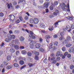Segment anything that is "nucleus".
<instances>
[{"mask_svg": "<svg viewBox=\"0 0 74 74\" xmlns=\"http://www.w3.org/2000/svg\"><path fill=\"white\" fill-rule=\"evenodd\" d=\"M27 51L26 50H23L21 51V53L23 55H25L26 54Z\"/></svg>", "mask_w": 74, "mask_h": 74, "instance_id": "20", "label": "nucleus"}, {"mask_svg": "<svg viewBox=\"0 0 74 74\" xmlns=\"http://www.w3.org/2000/svg\"><path fill=\"white\" fill-rule=\"evenodd\" d=\"M66 40L68 41H71V37L69 36H68L66 38Z\"/></svg>", "mask_w": 74, "mask_h": 74, "instance_id": "11", "label": "nucleus"}, {"mask_svg": "<svg viewBox=\"0 0 74 74\" xmlns=\"http://www.w3.org/2000/svg\"><path fill=\"white\" fill-rule=\"evenodd\" d=\"M52 46H53V44L52 43H50L49 46L50 49H51V48H53Z\"/></svg>", "mask_w": 74, "mask_h": 74, "instance_id": "42", "label": "nucleus"}, {"mask_svg": "<svg viewBox=\"0 0 74 74\" xmlns=\"http://www.w3.org/2000/svg\"><path fill=\"white\" fill-rule=\"evenodd\" d=\"M39 22L38 18H35L34 19V24H37Z\"/></svg>", "mask_w": 74, "mask_h": 74, "instance_id": "7", "label": "nucleus"}, {"mask_svg": "<svg viewBox=\"0 0 74 74\" xmlns=\"http://www.w3.org/2000/svg\"><path fill=\"white\" fill-rule=\"evenodd\" d=\"M71 55L70 54H68L67 55V57L68 58H71Z\"/></svg>", "mask_w": 74, "mask_h": 74, "instance_id": "53", "label": "nucleus"}, {"mask_svg": "<svg viewBox=\"0 0 74 74\" xmlns=\"http://www.w3.org/2000/svg\"><path fill=\"white\" fill-rule=\"evenodd\" d=\"M29 22L31 23H34V19L33 20L32 18H30V19Z\"/></svg>", "mask_w": 74, "mask_h": 74, "instance_id": "27", "label": "nucleus"}, {"mask_svg": "<svg viewBox=\"0 0 74 74\" xmlns=\"http://www.w3.org/2000/svg\"><path fill=\"white\" fill-rule=\"evenodd\" d=\"M27 60H29V61H30L31 60H32V59L31 57H29L28 58Z\"/></svg>", "mask_w": 74, "mask_h": 74, "instance_id": "60", "label": "nucleus"}, {"mask_svg": "<svg viewBox=\"0 0 74 74\" xmlns=\"http://www.w3.org/2000/svg\"><path fill=\"white\" fill-rule=\"evenodd\" d=\"M48 61V60L47 59V58H46L43 61L45 63H47V62Z\"/></svg>", "mask_w": 74, "mask_h": 74, "instance_id": "49", "label": "nucleus"}, {"mask_svg": "<svg viewBox=\"0 0 74 74\" xmlns=\"http://www.w3.org/2000/svg\"><path fill=\"white\" fill-rule=\"evenodd\" d=\"M19 38L20 41H24V40H25V38H24L23 36L20 37Z\"/></svg>", "mask_w": 74, "mask_h": 74, "instance_id": "16", "label": "nucleus"}, {"mask_svg": "<svg viewBox=\"0 0 74 74\" xmlns=\"http://www.w3.org/2000/svg\"><path fill=\"white\" fill-rule=\"evenodd\" d=\"M39 50L41 52H44V49L42 48H40V49Z\"/></svg>", "mask_w": 74, "mask_h": 74, "instance_id": "31", "label": "nucleus"}, {"mask_svg": "<svg viewBox=\"0 0 74 74\" xmlns=\"http://www.w3.org/2000/svg\"><path fill=\"white\" fill-rule=\"evenodd\" d=\"M16 23H19L20 22V21L19 20V19H18L17 20H16Z\"/></svg>", "mask_w": 74, "mask_h": 74, "instance_id": "62", "label": "nucleus"}, {"mask_svg": "<svg viewBox=\"0 0 74 74\" xmlns=\"http://www.w3.org/2000/svg\"><path fill=\"white\" fill-rule=\"evenodd\" d=\"M14 66L16 67H18L19 66V64L17 63H15L13 64Z\"/></svg>", "mask_w": 74, "mask_h": 74, "instance_id": "26", "label": "nucleus"}, {"mask_svg": "<svg viewBox=\"0 0 74 74\" xmlns=\"http://www.w3.org/2000/svg\"><path fill=\"white\" fill-rule=\"evenodd\" d=\"M49 31H52L53 30V27L52 26L50 27L49 28Z\"/></svg>", "mask_w": 74, "mask_h": 74, "instance_id": "29", "label": "nucleus"}, {"mask_svg": "<svg viewBox=\"0 0 74 74\" xmlns=\"http://www.w3.org/2000/svg\"><path fill=\"white\" fill-rule=\"evenodd\" d=\"M34 42L32 40V41L29 43L30 45H34Z\"/></svg>", "mask_w": 74, "mask_h": 74, "instance_id": "28", "label": "nucleus"}, {"mask_svg": "<svg viewBox=\"0 0 74 74\" xmlns=\"http://www.w3.org/2000/svg\"><path fill=\"white\" fill-rule=\"evenodd\" d=\"M70 67L71 70H73L74 68V66L73 64L71 65Z\"/></svg>", "mask_w": 74, "mask_h": 74, "instance_id": "25", "label": "nucleus"}, {"mask_svg": "<svg viewBox=\"0 0 74 74\" xmlns=\"http://www.w3.org/2000/svg\"><path fill=\"white\" fill-rule=\"evenodd\" d=\"M49 2H45L43 4V7L45 8H47L49 7Z\"/></svg>", "mask_w": 74, "mask_h": 74, "instance_id": "4", "label": "nucleus"}, {"mask_svg": "<svg viewBox=\"0 0 74 74\" xmlns=\"http://www.w3.org/2000/svg\"><path fill=\"white\" fill-rule=\"evenodd\" d=\"M29 33H30V34L31 35V36H32L33 35V34H34V33L33 32H32V31H30Z\"/></svg>", "mask_w": 74, "mask_h": 74, "instance_id": "54", "label": "nucleus"}, {"mask_svg": "<svg viewBox=\"0 0 74 74\" xmlns=\"http://www.w3.org/2000/svg\"><path fill=\"white\" fill-rule=\"evenodd\" d=\"M31 37L32 38H33V39H36V36L33 35H31Z\"/></svg>", "mask_w": 74, "mask_h": 74, "instance_id": "59", "label": "nucleus"}, {"mask_svg": "<svg viewBox=\"0 0 74 74\" xmlns=\"http://www.w3.org/2000/svg\"><path fill=\"white\" fill-rule=\"evenodd\" d=\"M57 62V61H56V60H55L53 61V62H52V64H56V62Z\"/></svg>", "mask_w": 74, "mask_h": 74, "instance_id": "45", "label": "nucleus"}, {"mask_svg": "<svg viewBox=\"0 0 74 74\" xmlns=\"http://www.w3.org/2000/svg\"><path fill=\"white\" fill-rule=\"evenodd\" d=\"M63 21H64V20H60L58 21V22L55 23L53 25L54 28H56V27H57V25H59V23H59V22H61Z\"/></svg>", "mask_w": 74, "mask_h": 74, "instance_id": "3", "label": "nucleus"}, {"mask_svg": "<svg viewBox=\"0 0 74 74\" xmlns=\"http://www.w3.org/2000/svg\"><path fill=\"white\" fill-rule=\"evenodd\" d=\"M35 58L36 60H39V58L37 56H35Z\"/></svg>", "mask_w": 74, "mask_h": 74, "instance_id": "38", "label": "nucleus"}, {"mask_svg": "<svg viewBox=\"0 0 74 74\" xmlns=\"http://www.w3.org/2000/svg\"><path fill=\"white\" fill-rule=\"evenodd\" d=\"M62 50L63 51H66V48L65 47H64L62 48Z\"/></svg>", "mask_w": 74, "mask_h": 74, "instance_id": "40", "label": "nucleus"}, {"mask_svg": "<svg viewBox=\"0 0 74 74\" xmlns=\"http://www.w3.org/2000/svg\"><path fill=\"white\" fill-rule=\"evenodd\" d=\"M68 55V52H66L64 53V56H67Z\"/></svg>", "mask_w": 74, "mask_h": 74, "instance_id": "64", "label": "nucleus"}, {"mask_svg": "<svg viewBox=\"0 0 74 74\" xmlns=\"http://www.w3.org/2000/svg\"><path fill=\"white\" fill-rule=\"evenodd\" d=\"M25 20H27L29 19V17L27 16H26L24 18Z\"/></svg>", "mask_w": 74, "mask_h": 74, "instance_id": "52", "label": "nucleus"}, {"mask_svg": "<svg viewBox=\"0 0 74 74\" xmlns=\"http://www.w3.org/2000/svg\"><path fill=\"white\" fill-rule=\"evenodd\" d=\"M27 55L29 57H31L32 56V52H29L27 53Z\"/></svg>", "mask_w": 74, "mask_h": 74, "instance_id": "21", "label": "nucleus"}, {"mask_svg": "<svg viewBox=\"0 0 74 74\" xmlns=\"http://www.w3.org/2000/svg\"><path fill=\"white\" fill-rule=\"evenodd\" d=\"M66 18L69 20H70V21H73V17H70L69 16L66 17Z\"/></svg>", "mask_w": 74, "mask_h": 74, "instance_id": "14", "label": "nucleus"}, {"mask_svg": "<svg viewBox=\"0 0 74 74\" xmlns=\"http://www.w3.org/2000/svg\"><path fill=\"white\" fill-rule=\"evenodd\" d=\"M62 43L63 44H67V43H68V41L66 39H65L63 40Z\"/></svg>", "mask_w": 74, "mask_h": 74, "instance_id": "18", "label": "nucleus"}, {"mask_svg": "<svg viewBox=\"0 0 74 74\" xmlns=\"http://www.w3.org/2000/svg\"><path fill=\"white\" fill-rule=\"evenodd\" d=\"M56 55L57 57L60 56V57H62V59H64L65 58V56L60 51L57 52Z\"/></svg>", "mask_w": 74, "mask_h": 74, "instance_id": "1", "label": "nucleus"}, {"mask_svg": "<svg viewBox=\"0 0 74 74\" xmlns=\"http://www.w3.org/2000/svg\"><path fill=\"white\" fill-rule=\"evenodd\" d=\"M16 55H18L19 53V51H17L16 53Z\"/></svg>", "mask_w": 74, "mask_h": 74, "instance_id": "61", "label": "nucleus"}, {"mask_svg": "<svg viewBox=\"0 0 74 74\" xmlns=\"http://www.w3.org/2000/svg\"><path fill=\"white\" fill-rule=\"evenodd\" d=\"M54 45L56 46H57L58 45V42H54Z\"/></svg>", "mask_w": 74, "mask_h": 74, "instance_id": "37", "label": "nucleus"}, {"mask_svg": "<svg viewBox=\"0 0 74 74\" xmlns=\"http://www.w3.org/2000/svg\"><path fill=\"white\" fill-rule=\"evenodd\" d=\"M39 41L40 43H41L42 42V41H43V39L42 38H40L39 39Z\"/></svg>", "mask_w": 74, "mask_h": 74, "instance_id": "36", "label": "nucleus"}, {"mask_svg": "<svg viewBox=\"0 0 74 74\" xmlns=\"http://www.w3.org/2000/svg\"><path fill=\"white\" fill-rule=\"evenodd\" d=\"M62 5L64 7H66V5L65 4V3H63L62 4Z\"/></svg>", "mask_w": 74, "mask_h": 74, "instance_id": "57", "label": "nucleus"}, {"mask_svg": "<svg viewBox=\"0 0 74 74\" xmlns=\"http://www.w3.org/2000/svg\"><path fill=\"white\" fill-rule=\"evenodd\" d=\"M55 12H53V15H55V16H57L58 15V14H59V12L57 9L55 10Z\"/></svg>", "mask_w": 74, "mask_h": 74, "instance_id": "5", "label": "nucleus"}, {"mask_svg": "<svg viewBox=\"0 0 74 74\" xmlns=\"http://www.w3.org/2000/svg\"><path fill=\"white\" fill-rule=\"evenodd\" d=\"M58 3H59L58 1H56L54 3V4L55 5H57L58 4Z\"/></svg>", "mask_w": 74, "mask_h": 74, "instance_id": "46", "label": "nucleus"}, {"mask_svg": "<svg viewBox=\"0 0 74 74\" xmlns=\"http://www.w3.org/2000/svg\"><path fill=\"white\" fill-rule=\"evenodd\" d=\"M12 37V39H15V36L14 35H11Z\"/></svg>", "mask_w": 74, "mask_h": 74, "instance_id": "47", "label": "nucleus"}, {"mask_svg": "<svg viewBox=\"0 0 74 74\" xmlns=\"http://www.w3.org/2000/svg\"><path fill=\"white\" fill-rule=\"evenodd\" d=\"M50 56H51V57H54L55 56V55H54V54L52 53L50 55Z\"/></svg>", "mask_w": 74, "mask_h": 74, "instance_id": "63", "label": "nucleus"}, {"mask_svg": "<svg viewBox=\"0 0 74 74\" xmlns=\"http://www.w3.org/2000/svg\"><path fill=\"white\" fill-rule=\"evenodd\" d=\"M39 2L41 4H42L44 2V0H39Z\"/></svg>", "mask_w": 74, "mask_h": 74, "instance_id": "58", "label": "nucleus"}, {"mask_svg": "<svg viewBox=\"0 0 74 74\" xmlns=\"http://www.w3.org/2000/svg\"><path fill=\"white\" fill-rule=\"evenodd\" d=\"M0 16L1 17L4 16V14L1 12L0 13Z\"/></svg>", "mask_w": 74, "mask_h": 74, "instance_id": "48", "label": "nucleus"}, {"mask_svg": "<svg viewBox=\"0 0 74 74\" xmlns=\"http://www.w3.org/2000/svg\"><path fill=\"white\" fill-rule=\"evenodd\" d=\"M49 9L51 11H52L53 10V6L52 5H51L49 7Z\"/></svg>", "mask_w": 74, "mask_h": 74, "instance_id": "34", "label": "nucleus"}, {"mask_svg": "<svg viewBox=\"0 0 74 74\" xmlns=\"http://www.w3.org/2000/svg\"><path fill=\"white\" fill-rule=\"evenodd\" d=\"M56 58L55 57H51V58L50 57H49V58L48 59V60H49V61H51V62H52V61H53V60H55Z\"/></svg>", "mask_w": 74, "mask_h": 74, "instance_id": "8", "label": "nucleus"}, {"mask_svg": "<svg viewBox=\"0 0 74 74\" xmlns=\"http://www.w3.org/2000/svg\"><path fill=\"white\" fill-rule=\"evenodd\" d=\"M67 6V8H68V9H67L66 10L68 12H70V6H69V4L68 3Z\"/></svg>", "mask_w": 74, "mask_h": 74, "instance_id": "15", "label": "nucleus"}, {"mask_svg": "<svg viewBox=\"0 0 74 74\" xmlns=\"http://www.w3.org/2000/svg\"><path fill=\"white\" fill-rule=\"evenodd\" d=\"M34 54L36 55H37V56H38V55H39V52L37 51H36L35 52Z\"/></svg>", "mask_w": 74, "mask_h": 74, "instance_id": "43", "label": "nucleus"}, {"mask_svg": "<svg viewBox=\"0 0 74 74\" xmlns=\"http://www.w3.org/2000/svg\"><path fill=\"white\" fill-rule=\"evenodd\" d=\"M11 56L10 55L8 56H7V59L8 61L11 60Z\"/></svg>", "mask_w": 74, "mask_h": 74, "instance_id": "17", "label": "nucleus"}, {"mask_svg": "<svg viewBox=\"0 0 74 74\" xmlns=\"http://www.w3.org/2000/svg\"><path fill=\"white\" fill-rule=\"evenodd\" d=\"M73 50H74V48L73 47H71L69 48V52L71 53V52H73Z\"/></svg>", "mask_w": 74, "mask_h": 74, "instance_id": "10", "label": "nucleus"}, {"mask_svg": "<svg viewBox=\"0 0 74 74\" xmlns=\"http://www.w3.org/2000/svg\"><path fill=\"white\" fill-rule=\"evenodd\" d=\"M12 65H9L8 66L6 67V69H8V70H10L12 68Z\"/></svg>", "mask_w": 74, "mask_h": 74, "instance_id": "19", "label": "nucleus"}, {"mask_svg": "<svg viewBox=\"0 0 74 74\" xmlns=\"http://www.w3.org/2000/svg\"><path fill=\"white\" fill-rule=\"evenodd\" d=\"M8 38L10 40H12V38L11 36L10 35V34H9V36H8Z\"/></svg>", "mask_w": 74, "mask_h": 74, "instance_id": "33", "label": "nucleus"}, {"mask_svg": "<svg viewBox=\"0 0 74 74\" xmlns=\"http://www.w3.org/2000/svg\"><path fill=\"white\" fill-rule=\"evenodd\" d=\"M64 34V32H61L60 33V35L61 36H63V35Z\"/></svg>", "mask_w": 74, "mask_h": 74, "instance_id": "50", "label": "nucleus"}, {"mask_svg": "<svg viewBox=\"0 0 74 74\" xmlns=\"http://www.w3.org/2000/svg\"><path fill=\"white\" fill-rule=\"evenodd\" d=\"M71 27L70 26L67 25L66 27V28H63V31L69 32L71 31Z\"/></svg>", "mask_w": 74, "mask_h": 74, "instance_id": "2", "label": "nucleus"}, {"mask_svg": "<svg viewBox=\"0 0 74 74\" xmlns=\"http://www.w3.org/2000/svg\"><path fill=\"white\" fill-rule=\"evenodd\" d=\"M10 51L12 53H13L15 52V49H14L13 48H11L10 50Z\"/></svg>", "mask_w": 74, "mask_h": 74, "instance_id": "22", "label": "nucleus"}, {"mask_svg": "<svg viewBox=\"0 0 74 74\" xmlns=\"http://www.w3.org/2000/svg\"><path fill=\"white\" fill-rule=\"evenodd\" d=\"M19 64H21V65H23V64H24V61L23 60H21L19 62Z\"/></svg>", "mask_w": 74, "mask_h": 74, "instance_id": "24", "label": "nucleus"}, {"mask_svg": "<svg viewBox=\"0 0 74 74\" xmlns=\"http://www.w3.org/2000/svg\"><path fill=\"white\" fill-rule=\"evenodd\" d=\"M71 45H72L70 43H68L66 45V47H67V48H69L71 47Z\"/></svg>", "mask_w": 74, "mask_h": 74, "instance_id": "12", "label": "nucleus"}, {"mask_svg": "<svg viewBox=\"0 0 74 74\" xmlns=\"http://www.w3.org/2000/svg\"><path fill=\"white\" fill-rule=\"evenodd\" d=\"M26 67V65H24L22 67H21V70H22V69H24V68H25V67Z\"/></svg>", "mask_w": 74, "mask_h": 74, "instance_id": "39", "label": "nucleus"}, {"mask_svg": "<svg viewBox=\"0 0 74 74\" xmlns=\"http://www.w3.org/2000/svg\"><path fill=\"white\" fill-rule=\"evenodd\" d=\"M5 41L6 42H10V40L8 38H6L5 39Z\"/></svg>", "mask_w": 74, "mask_h": 74, "instance_id": "35", "label": "nucleus"}, {"mask_svg": "<svg viewBox=\"0 0 74 74\" xmlns=\"http://www.w3.org/2000/svg\"><path fill=\"white\" fill-rule=\"evenodd\" d=\"M63 36H61L59 38V40H60V41H62L63 40Z\"/></svg>", "mask_w": 74, "mask_h": 74, "instance_id": "55", "label": "nucleus"}, {"mask_svg": "<svg viewBox=\"0 0 74 74\" xmlns=\"http://www.w3.org/2000/svg\"><path fill=\"white\" fill-rule=\"evenodd\" d=\"M56 60L57 61H59L60 60V57H58L57 58H56Z\"/></svg>", "mask_w": 74, "mask_h": 74, "instance_id": "51", "label": "nucleus"}, {"mask_svg": "<svg viewBox=\"0 0 74 74\" xmlns=\"http://www.w3.org/2000/svg\"><path fill=\"white\" fill-rule=\"evenodd\" d=\"M41 47V44L39 43H37L35 45V47L36 48H37L38 49H39Z\"/></svg>", "mask_w": 74, "mask_h": 74, "instance_id": "9", "label": "nucleus"}, {"mask_svg": "<svg viewBox=\"0 0 74 74\" xmlns=\"http://www.w3.org/2000/svg\"><path fill=\"white\" fill-rule=\"evenodd\" d=\"M40 25L41 27H42V28H44L45 27V25L42 23L40 24Z\"/></svg>", "mask_w": 74, "mask_h": 74, "instance_id": "32", "label": "nucleus"}, {"mask_svg": "<svg viewBox=\"0 0 74 74\" xmlns=\"http://www.w3.org/2000/svg\"><path fill=\"white\" fill-rule=\"evenodd\" d=\"M10 16V20H11V21H14L15 19V17L14 16V15H9Z\"/></svg>", "mask_w": 74, "mask_h": 74, "instance_id": "6", "label": "nucleus"}, {"mask_svg": "<svg viewBox=\"0 0 74 74\" xmlns=\"http://www.w3.org/2000/svg\"><path fill=\"white\" fill-rule=\"evenodd\" d=\"M28 66H29L30 67H32V66H33V65H34V64H32L30 63H28Z\"/></svg>", "mask_w": 74, "mask_h": 74, "instance_id": "23", "label": "nucleus"}, {"mask_svg": "<svg viewBox=\"0 0 74 74\" xmlns=\"http://www.w3.org/2000/svg\"><path fill=\"white\" fill-rule=\"evenodd\" d=\"M13 4L14 5H16L17 4V2L16 1H14L13 3Z\"/></svg>", "mask_w": 74, "mask_h": 74, "instance_id": "56", "label": "nucleus"}, {"mask_svg": "<svg viewBox=\"0 0 74 74\" xmlns=\"http://www.w3.org/2000/svg\"><path fill=\"white\" fill-rule=\"evenodd\" d=\"M20 49H25V47L22 46H20Z\"/></svg>", "mask_w": 74, "mask_h": 74, "instance_id": "44", "label": "nucleus"}, {"mask_svg": "<svg viewBox=\"0 0 74 74\" xmlns=\"http://www.w3.org/2000/svg\"><path fill=\"white\" fill-rule=\"evenodd\" d=\"M18 18L20 21H23V18H22V16H20Z\"/></svg>", "mask_w": 74, "mask_h": 74, "instance_id": "41", "label": "nucleus"}, {"mask_svg": "<svg viewBox=\"0 0 74 74\" xmlns=\"http://www.w3.org/2000/svg\"><path fill=\"white\" fill-rule=\"evenodd\" d=\"M15 49L18 50L19 49V46L18 45H15L14 47Z\"/></svg>", "mask_w": 74, "mask_h": 74, "instance_id": "13", "label": "nucleus"}, {"mask_svg": "<svg viewBox=\"0 0 74 74\" xmlns=\"http://www.w3.org/2000/svg\"><path fill=\"white\" fill-rule=\"evenodd\" d=\"M45 38L46 39H48V38H51V37H50V36H49L48 35H46L45 37Z\"/></svg>", "mask_w": 74, "mask_h": 74, "instance_id": "30", "label": "nucleus"}]
</instances>
